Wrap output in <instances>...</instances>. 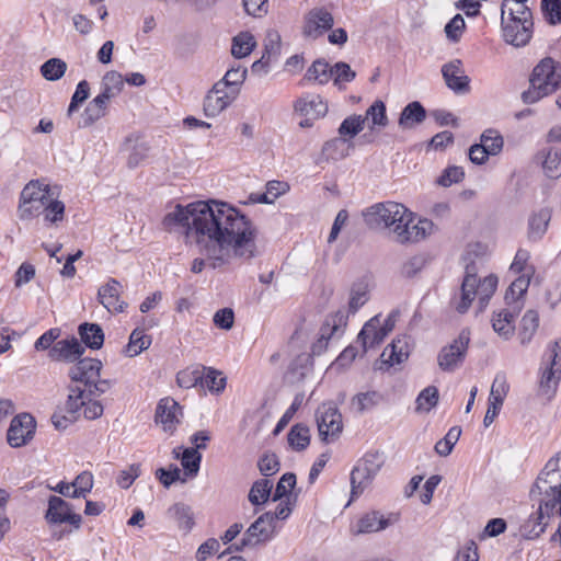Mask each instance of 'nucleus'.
Segmentation results:
<instances>
[{
    "mask_svg": "<svg viewBox=\"0 0 561 561\" xmlns=\"http://www.w3.org/2000/svg\"><path fill=\"white\" fill-rule=\"evenodd\" d=\"M434 224L430 219H419V221L414 225V234L411 236L410 232H408L404 229H401L399 233V243H407V242H416L421 239H424L426 236L431 234L433 230Z\"/></svg>",
    "mask_w": 561,
    "mask_h": 561,
    "instance_id": "48",
    "label": "nucleus"
},
{
    "mask_svg": "<svg viewBox=\"0 0 561 561\" xmlns=\"http://www.w3.org/2000/svg\"><path fill=\"white\" fill-rule=\"evenodd\" d=\"M183 416V408L171 397L160 399L154 413V422L161 424L163 431L173 434Z\"/></svg>",
    "mask_w": 561,
    "mask_h": 561,
    "instance_id": "12",
    "label": "nucleus"
},
{
    "mask_svg": "<svg viewBox=\"0 0 561 561\" xmlns=\"http://www.w3.org/2000/svg\"><path fill=\"white\" fill-rule=\"evenodd\" d=\"M316 421L321 440L325 444L336 440L342 431V414L332 403H322L316 411Z\"/></svg>",
    "mask_w": 561,
    "mask_h": 561,
    "instance_id": "6",
    "label": "nucleus"
},
{
    "mask_svg": "<svg viewBox=\"0 0 561 561\" xmlns=\"http://www.w3.org/2000/svg\"><path fill=\"white\" fill-rule=\"evenodd\" d=\"M526 2L527 0H503L501 18L523 20L528 25H534L533 12Z\"/></svg>",
    "mask_w": 561,
    "mask_h": 561,
    "instance_id": "26",
    "label": "nucleus"
},
{
    "mask_svg": "<svg viewBox=\"0 0 561 561\" xmlns=\"http://www.w3.org/2000/svg\"><path fill=\"white\" fill-rule=\"evenodd\" d=\"M352 149H354V142L340 136L323 144L322 156L325 160L339 161L346 158Z\"/></svg>",
    "mask_w": 561,
    "mask_h": 561,
    "instance_id": "29",
    "label": "nucleus"
},
{
    "mask_svg": "<svg viewBox=\"0 0 561 561\" xmlns=\"http://www.w3.org/2000/svg\"><path fill=\"white\" fill-rule=\"evenodd\" d=\"M67 64L60 58H50L41 66V75L48 81H57L65 76Z\"/></svg>",
    "mask_w": 561,
    "mask_h": 561,
    "instance_id": "50",
    "label": "nucleus"
},
{
    "mask_svg": "<svg viewBox=\"0 0 561 561\" xmlns=\"http://www.w3.org/2000/svg\"><path fill=\"white\" fill-rule=\"evenodd\" d=\"M256 42L249 32H241L232 38L231 54L233 57L241 59L249 56L255 48Z\"/></svg>",
    "mask_w": 561,
    "mask_h": 561,
    "instance_id": "40",
    "label": "nucleus"
},
{
    "mask_svg": "<svg viewBox=\"0 0 561 561\" xmlns=\"http://www.w3.org/2000/svg\"><path fill=\"white\" fill-rule=\"evenodd\" d=\"M478 286L477 266L473 262L466 265L465 276L461 283L460 297L454 300L455 309L459 313H466L470 308Z\"/></svg>",
    "mask_w": 561,
    "mask_h": 561,
    "instance_id": "14",
    "label": "nucleus"
},
{
    "mask_svg": "<svg viewBox=\"0 0 561 561\" xmlns=\"http://www.w3.org/2000/svg\"><path fill=\"white\" fill-rule=\"evenodd\" d=\"M176 382L181 388L190 389L199 387L202 382V366L180 370L176 375Z\"/></svg>",
    "mask_w": 561,
    "mask_h": 561,
    "instance_id": "55",
    "label": "nucleus"
},
{
    "mask_svg": "<svg viewBox=\"0 0 561 561\" xmlns=\"http://www.w3.org/2000/svg\"><path fill=\"white\" fill-rule=\"evenodd\" d=\"M248 70L245 68L237 67L229 69L222 80L229 85L230 95L237 96L240 91L241 84L244 82L247 78Z\"/></svg>",
    "mask_w": 561,
    "mask_h": 561,
    "instance_id": "59",
    "label": "nucleus"
},
{
    "mask_svg": "<svg viewBox=\"0 0 561 561\" xmlns=\"http://www.w3.org/2000/svg\"><path fill=\"white\" fill-rule=\"evenodd\" d=\"M103 364L98 358L83 357L75 362V365L70 367L68 376L73 382H81L84 386L91 385L94 378L101 376Z\"/></svg>",
    "mask_w": 561,
    "mask_h": 561,
    "instance_id": "16",
    "label": "nucleus"
},
{
    "mask_svg": "<svg viewBox=\"0 0 561 561\" xmlns=\"http://www.w3.org/2000/svg\"><path fill=\"white\" fill-rule=\"evenodd\" d=\"M398 519L397 514H390L386 517L378 511H373L364 515L358 522L359 533H374L387 528Z\"/></svg>",
    "mask_w": 561,
    "mask_h": 561,
    "instance_id": "28",
    "label": "nucleus"
},
{
    "mask_svg": "<svg viewBox=\"0 0 561 561\" xmlns=\"http://www.w3.org/2000/svg\"><path fill=\"white\" fill-rule=\"evenodd\" d=\"M547 517L537 510L536 513L531 514L520 526V535L527 540H534L540 537L545 533L548 522H543Z\"/></svg>",
    "mask_w": 561,
    "mask_h": 561,
    "instance_id": "33",
    "label": "nucleus"
},
{
    "mask_svg": "<svg viewBox=\"0 0 561 561\" xmlns=\"http://www.w3.org/2000/svg\"><path fill=\"white\" fill-rule=\"evenodd\" d=\"M165 230L185 228L199 252L214 270L229 264L231 257H255L257 229L238 208L217 199L197 201L185 206L178 204L162 220Z\"/></svg>",
    "mask_w": 561,
    "mask_h": 561,
    "instance_id": "1",
    "label": "nucleus"
},
{
    "mask_svg": "<svg viewBox=\"0 0 561 561\" xmlns=\"http://www.w3.org/2000/svg\"><path fill=\"white\" fill-rule=\"evenodd\" d=\"M379 324V317L375 316L368 320L359 331L357 342L362 345L363 354H365L368 348L379 345L385 340L386 333L380 330Z\"/></svg>",
    "mask_w": 561,
    "mask_h": 561,
    "instance_id": "23",
    "label": "nucleus"
},
{
    "mask_svg": "<svg viewBox=\"0 0 561 561\" xmlns=\"http://www.w3.org/2000/svg\"><path fill=\"white\" fill-rule=\"evenodd\" d=\"M365 122L367 119H370L371 122V129L375 126L378 127H386L389 123L388 116H387V108L386 104L381 100H376L366 111V116H364Z\"/></svg>",
    "mask_w": 561,
    "mask_h": 561,
    "instance_id": "51",
    "label": "nucleus"
},
{
    "mask_svg": "<svg viewBox=\"0 0 561 561\" xmlns=\"http://www.w3.org/2000/svg\"><path fill=\"white\" fill-rule=\"evenodd\" d=\"M461 435V427L453 426L447 434L435 444V451L443 457L450 455Z\"/></svg>",
    "mask_w": 561,
    "mask_h": 561,
    "instance_id": "54",
    "label": "nucleus"
},
{
    "mask_svg": "<svg viewBox=\"0 0 561 561\" xmlns=\"http://www.w3.org/2000/svg\"><path fill=\"white\" fill-rule=\"evenodd\" d=\"M334 25V18L324 7L313 8L306 15L302 26L305 37L317 39Z\"/></svg>",
    "mask_w": 561,
    "mask_h": 561,
    "instance_id": "11",
    "label": "nucleus"
},
{
    "mask_svg": "<svg viewBox=\"0 0 561 561\" xmlns=\"http://www.w3.org/2000/svg\"><path fill=\"white\" fill-rule=\"evenodd\" d=\"M385 463V456L377 450L368 451L351 472V501L358 497L373 482Z\"/></svg>",
    "mask_w": 561,
    "mask_h": 561,
    "instance_id": "4",
    "label": "nucleus"
},
{
    "mask_svg": "<svg viewBox=\"0 0 561 561\" xmlns=\"http://www.w3.org/2000/svg\"><path fill=\"white\" fill-rule=\"evenodd\" d=\"M508 389L510 386L506 382L505 376L496 375L491 387L489 405L483 419V425L485 427H489L499 415Z\"/></svg>",
    "mask_w": 561,
    "mask_h": 561,
    "instance_id": "19",
    "label": "nucleus"
},
{
    "mask_svg": "<svg viewBox=\"0 0 561 561\" xmlns=\"http://www.w3.org/2000/svg\"><path fill=\"white\" fill-rule=\"evenodd\" d=\"M460 59L451 60L442 67V75L446 85L455 93H466L470 90V79L463 75Z\"/></svg>",
    "mask_w": 561,
    "mask_h": 561,
    "instance_id": "20",
    "label": "nucleus"
},
{
    "mask_svg": "<svg viewBox=\"0 0 561 561\" xmlns=\"http://www.w3.org/2000/svg\"><path fill=\"white\" fill-rule=\"evenodd\" d=\"M226 377L222 373L211 368L202 366V389H208L211 393H220L225 390Z\"/></svg>",
    "mask_w": 561,
    "mask_h": 561,
    "instance_id": "39",
    "label": "nucleus"
},
{
    "mask_svg": "<svg viewBox=\"0 0 561 561\" xmlns=\"http://www.w3.org/2000/svg\"><path fill=\"white\" fill-rule=\"evenodd\" d=\"M79 342L85 347L98 351L104 345L105 334L102 327L95 322H82L78 327Z\"/></svg>",
    "mask_w": 561,
    "mask_h": 561,
    "instance_id": "24",
    "label": "nucleus"
},
{
    "mask_svg": "<svg viewBox=\"0 0 561 561\" xmlns=\"http://www.w3.org/2000/svg\"><path fill=\"white\" fill-rule=\"evenodd\" d=\"M156 477L160 481V483L167 489H169L173 483L178 481H186V479L181 477V470L174 463H171L168 468L157 469Z\"/></svg>",
    "mask_w": 561,
    "mask_h": 561,
    "instance_id": "61",
    "label": "nucleus"
},
{
    "mask_svg": "<svg viewBox=\"0 0 561 561\" xmlns=\"http://www.w3.org/2000/svg\"><path fill=\"white\" fill-rule=\"evenodd\" d=\"M470 343L469 329H462L459 335L444 346L437 355L438 367L443 371H455L465 360Z\"/></svg>",
    "mask_w": 561,
    "mask_h": 561,
    "instance_id": "7",
    "label": "nucleus"
},
{
    "mask_svg": "<svg viewBox=\"0 0 561 561\" xmlns=\"http://www.w3.org/2000/svg\"><path fill=\"white\" fill-rule=\"evenodd\" d=\"M529 286V279L519 276L517 277L507 288L504 299L507 305L516 301L519 297H522Z\"/></svg>",
    "mask_w": 561,
    "mask_h": 561,
    "instance_id": "64",
    "label": "nucleus"
},
{
    "mask_svg": "<svg viewBox=\"0 0 561 561\" xmlns=\"http://www.w3.org/2000/svg\"><path fill=\"white\" fill-rule=\"evenodd\" d=\"M540 9L549 25L561 24V0H541Z\"/></svg>",
    "mask_w": 561,
    "mask_h": 561,
    "instance_id": "57",
    "label": "nucleus"
},
{
    "mask_svg": "<svg viewBox=\"0 0 561 561\" xmlns=\"http://www.w3.org/2000/svg\"><path fill=\"white\" fill-rule=\"evenodd\" d=\"M273 484L267 479H259L252 484L248 494L249 502L255 506L254 512H259V506H263L271 497Z\"/></svg>",
    "mask_w": 561,
    "mask_h": 561,
    "instance_id": "36",
    "label": "nucleus"
},
{
    "mask_svg": "<svg viewBox=\"0 0 561 561\" xmlns=\"http://www.w3.org/2000/svg\"><path fill=\"white\" fill-rule=\"evenodd\" d=\"M549 359L539 380V393L551 400L561 380V339H557L548 346Z\"/></svg>",
    "mask_w": 561,
    "mask_h": 561,
    "instance_id": "5",
    "label": "nucleus"
},
{
    "mask_svg": "<svg viewBox=\"0 0 561 561\" xmlns=\"http://www.w3.org/2000/svg\"><path fill=\"white\" fill-rule=\"evenodd\" d=\"M478 145L483 146V148L486 150V153L496 156L502 151L504 140L497 130L490 128L482 133L480 137V144ZM481 152H483V150H481Z\"/></svg>",
    "mask_w": 561,
    "mask_h": 561,
    "instance_id": "49",
    "label": "nucleus"
},
{
    "mask_svg": "<svg viewBox=\"0 0 561 561\" xmlns=\"http://www.w3.org/2000/svg\"><path fill=\"white\" fill-rule=\"evenodd\" d=\"M559 489H561V467L558 465V459H549L534 482L529 497L531 501H537V496L549 495V491Z\"/></svg>",
    "mask_w": 561,
    "mask_h": 561,
    "instance_id": "9",
    "label": "nucleus"
},
{
    "mask_svg": "<svg viewBox=\"0 0 561 561\" xmlns=\"http://www.w3.org/2000/svg\"><path fill=\"white\" fill-rule=\"evenodd\" d=\"M427 112L423 104L419 101L408 103L401 111L398 125L402 129H412L416 125L422 124L426 118Z\"/></svg>",
    "mask_w": 561,
    "mask_h": 561,
    "instance_id": "25",
    "label": "nucleus"
},
{
    "mask_svg": "<svg viewBox=\"0 0 561 561\" xmlns=\"http://www.w3.org/2000/svg\"><path fill=\"white\" fill-rule=\"evenodd\" d=\"M550 219L551 209L548 207L534 213L528 219V239L530 241L540 240L548 229Z\"/></svg>",
    "mask_w": 561,
    "mask_h": 561,
    "instance_id": "30",
    "label": "nucleus"
},
{
    "mask_svg": "<svg viewBox=\"0 0 561 561\" xmlns=\"http://www.w3.org/2000/svg\"><path fill=\"white\" fill-rule=\"evenodd\" d=\"M310 430L304 423L293 425L287 433L288 445L295 451H304L310 444Z\"/></svg>",
    "mask_w": 561,
    "mask_h": 561,
    "instance_id": "37",
    "label": "nucleus"
},
{
    "mask_svg": "<svg viewBox=\"0 0 561 561\" xmlns=\"http://www.w3.org/2000/svg\"><path fill=\"white\" fill-rule=\"evenodd\" d=\"M49 190H43L39 181L28 182L20 194L19 213L21 219H28L34 216L32 208H28L30 204L39 203L45 204L48 201Z\"/></svg>",
    "mask_w": 561,
    "mask_h": 561,
    "instance_id": "17",
    "label": "nucleus"
},
{
    "mask_svg": "<svg viewBox=\"0 0 561 561\" xmlns=\"http://www.w3.org/2000/svg\"><path fill=\"white\" fill-rule=\"evenodd\" d=\"M73 490L71 495L73 497H85L93 488V476L89 471H82L72 481Z\"/></svg>",
    "mask_w": 561,
    "mask_h": 561,
    "instance_id": "60",
    "label": "nucleus"
},
{
    "mask_svg": "<svg viewBox=\"0 0 561 561\" xmlns=\"http://www.w3.org/2000/svg\"><path fill=\"white\" fill-rule=\"evenodd\" d=\"M364 116L353 114L342 121L337 131L342 138H347L348 140H351L364 129Z\"/></svg>",
    "mask_w": 561,
    "mask_h": 561,
    "instance_id": "46",
    "label": "nucleus"
},
{
    "mask_svg": "<svg viewBox=\"0 0 561 561\" xmlns=\"http://www.w3.org/2000/svg\"><path fill=\"white\" fill-rule=\"evenodd\" d=\"M368 291V283L365 279H359L352 285L348 301L350 313H356L358 309L367 302Z\"/></svg>",
    "mask_w": 561,
    "mask_h": 561,
    "instance_id": "42",
    "label": "nucleus"
},
{
    "mask_svg": "<svg viewBox=\"0 0 561 561\" xmlns=\"http://www.w3.org/2000/svg\"><path fill=\"white\" fill-rule=\"evenodd\" d=\"M313 358L311 354H299L289 366V374L296 376L297 380H302L312 369Z\"/></svg>",
    "mask_w": 561,
    "mask_h": 561,
    "instance_id": "56",
    "label": "nucleus"
},
{
    "mask_svg": "<svg viewBox=\"0 0 561 561\" xmlns=\"http://www.w3.org/2000/svg\"><path fill=\"white\" fill-rule=\"evenodd\" d=\"M122 149L129 152L127 167L135 169L149 157L150 145L142 136L131 134L125 138Z\"/></svg>",
    "mask_w": 561,
    "mask_h": 561,
    "instance_id": "21",
    "label": "nucleus"
},
{
    "mask_svg": "<svg viewBox=\"0 0 561 561\" xmlns=\"http://www.w3.org/2000/svg\"><path fill=\"white\" fill-rule=\"evenodd\" d=\"M150 344V336L144 334L142 330L135 329L129 336V342L125 346L124 353L129 357H134L139 355L142 351L147 350Z\"/></svg>",
    "mask_w": 561,
    "mask_h": 561,
    "instance_id": "45",
    "label": "nucleus"
},
{
    "mask_svg": "<svg viewBox=\"0 0 561 561\" xmlns=\"http://www.w3.org/2000/svg\"><path fill=\"white\" fill-rule=\"evenodd\" d=\"M332 77L333 66L331 67L324 58H319L307 69L304 79L310 82H318L319 84H327Z\"/></svg>",
    "mask_w": 561,
    "mask_h": 561,
    "instance_id": "35",
    "label": "nucleus"
},
{
    "mask_svg": "<svg viewBox=\"0 0 561 561\" xmlns=\"http://www.w3.org/2000/svg\"><path fill=\"white\" fill-rule=\"evenodd\" d=\"M85 350L76 336L57 341L49 350L48 356L55 362L75 363Z\"/></svg>",
    "mask_w": 561,
    "mask_h": 561,
    "instance_id": "18",
    "label": "nucleus"
},
{
    "mask_svg": "<svg viewBox=\"0 0 561 561\" xmlns=\"http://www.w3.org/2000/svg\"><path fill=\"white\" fill-rule=\"evenodd\" d=\"M539 327V314L536 310H527L522 318L519 339L523 345L528 344Z\"/></svg>",
    "mask_w": 561,
    "mask_h": 561,
    "instance_id": "41",
    "label": "nucleus"
},
{
    "mask_svg": "<svg viewBox=\"0 0 561 561\" xmlns=\"http://www.w3.org/2000/svg\"><path fill=\"white\" fill-rule=\"evenodd\" d=\"M202 462V454L193 447H186L183 449L181 457V465L184 470V474L187 478H194L197 476Z\"/></svg>",
    "mask_w": 561,
    "mask_h": 561,
    "instance_id": "44",
    "label": "nucleus"
},
{
    "mask_svg": "<svg viewBox=\"0 0 561 561\" xmlns=\"http://www.w3.org/2000/svg\"><path fill=\"white\" fill-rule=\"evenodd\" d=\"M36 431V421L30 413L15 415L10 423L7 432V442L13 448L27 445L34 437Z\"/></svg>",
    "mask_w": 561,
    "mask_h": 561,
    "instance_id": "10",
    "label": "nucleus"
},
{
    "mask_svg": "<svg viewBox=\"0 0 561 561\" xmlns=\"http://www.w3.org/2000/svg\"><path fill=\"white\" fill-rule=\"evenodd\" d=\"M538 510L549 519L551 516H561V489L549 491V495L538 499Z\"/></svg>",
    "mask_w": 561,
    "mask_h": 561,
    "instance_id": "43",
    "label": "nucleus"
},
{
    "mask_svg": "<svg viewBox=\"0 0 561 561\" xmlns=\"http://www.w3.org/2000/svg\"><path fill=\"white\" fill-rule=\"evenodd\" d=\"M439 400V392L435 386H428L423 389L416 400V411H425L430 412L433 408H435Z\"/></svg>",
    "mask_w": 561,
    "mask_h": 561,
    "instance_id": "53",
    "label": "nucleus"
},
{
    "mask_svg": "<svg viewBox=\"0 0 561 561\" xmlns=\"http://www.w3.org/2000/svg\"><path fill=\"white\" fill-rule=\"evenodd\" d=\"M542 167L548 178L558 179L561 176V151L557 148L548 149L545 153Z\"/></svg>",
    "mask_w": 561,
    "mask_h": 561,
    "instance_id": "52",
    "label": "nucleus"
},
{
    "mask_svg": "<svg viewBox=\"0 0 561 561\" xmlns=\"http://www.w3.org/2000/svg\"><path fill=\"white\" fill-rule=\"evenodd\" d=\"M44 518L49 525L69 524L75 529H79L82 524V517L73 512V506L57 495L48 497Z\"/></svg>",
    "mask_w": 561,
    "mask_h": 561,
    "instance_id": "8",
    "label": "nucleus"
},
{
    "mask_svg": "<svg viewBox=\"0 0 561 561\" xmlns=\"http://www.w3.org/2000/svg\"><path fill=\"white\" fill-rule=\"evenodd\" d=\"M271 518L272 512H265L244 531V537L251 539L253 547L264 546L276 536L275 525L268 522Z\"/></svg>",
    "mask_w": 561,
    "mask_h": 561,
    "instance_id": "15",
    "label": "nucleus"
},
{
    "mask_svg": "<svg viewBox=\"0 0 561 561\" xmlns=\"http://www.w3.org/2000/svg\"><path fill=\"white\" fill-rule=\"evenodd\" d=\"M466 28V22L461 14L457 13L453 16L447 24L445 25V34L446 37L453 42L458 43L461 38V35Z\"/></svg>",
    "mask_w": 561,
    "mask_h": 561,
    "instance_id": "63",
    "label": "nucleus"
},
{
    "mask_svg": "<svg viewBox=\"0 0 561 561\" xmlns=\"http://www.w3.org/2000/svg\"><path fill=\"white\" fill-rule=\"evenodd\" d=\"M297 478L294 472H286L284 473L280 479L278 480L275 491L272 495V501L277 502L282 500H288L291 499V490L296 486Z\"/></svg>",
    "mask_w": 561,
    "mask_h": 561,
    "instance_id": "47",
    "label": "nucleus"
},
{
    "mask_svg": "<svg viewBox=\"0 0 561 561\" xmlns=\"http://www.w3.org/2000/svg\"><path fill=\"white\" fill-rule=\"evenodd\" d=\"M90 96V84L87 80H81L76 88L75 93L71 96L67 116H71L78 108L89 99Z\"/></svg>",
    "mask_w": 561,
    "mask_h": 561,
    "instance_id": "58",
    "label": "nucleus"
},
{
    "mask_svg": "<svg viewBox=\"0 0 561 561\" xmlns=\"http://www.w3.org/2000/svg\"><path fill=\"white\" fill-rule=\"evenodd\" d=\"M409 209L396 202L377 203L363 211L364 221L371 230L396 228V224L403 222Z\"/></svg>",
    "mask_w": 561,
    "mask_h": 561,
    "instance_id": "3",
    "label": "nucleus"
},
{
    "mask_svg": "<svg viewBox=\"0 0 561 561\" xmlns=\"http://www.w3.org/2000/svg\"><path fill=\"white\" fill-rule=\"evenodd\" d=\"M167 514L185 533H190L195 525L192 507L183 502H178L170 506Z\"/></svg>",
    "mask_w": 561,
    "mask_h": 561,
    "instance_id": "31",
    "label": "nucleus"
},
{
    "mask_svg": "<svg viewBox=\"0 0 561 561\" xmlns=\"http://www.w3.org/2000/svg\"><path fill=\"white\" fill-rule=\"evenodd\" d=\"M465 179V171L461 167L449 165L436 179V184L444 187H449L457 184Z\"/></svg>",
    "mask_w": 561,
    "mask_h": 561,
    "instance_id": "62",
    "label": "nucleus"
},
{
    "mask_svg": "<svg viewBox=\"0 0 561 561\" xmlns=\"http://www.w3.org/2000/svg\"><path fill=\"white\" fill-rule=\"evenodd\" d=\"M409 357L407 339L398 337L393 340L382 352L381 358L389 367L401 364Z\"/></svg>",
    "mask_w": 561,
    "mask_h": 561,
    "instance_id": "32",
    "label": "nucleus"
},
{
    "mask_svg": "<svg viewBox=\"0 0 561 561\" xmlns=\"http://www.w3.org/2000/svg\"><path fill=\"white\" fill-rule=\"evenodd\" d=\"M295 110L313 119L323 117L328 112V104L319 94L308 95L296 101Z\"/></svg>",
    "mask_w": 561,
    "mask_h": 561,
    "instance_id": "27",
    "label": "nucleus"
},
{
    "mask_svg": "<svg viewBox=\"0 0 561 561\" xmlns=\"http://www.w3.org/2000/svg\"><path fill=\"white\" fill-rule=\"evenodd\" d=\"M234 100V95H230L229 93H225L224 95H215L207 92L204 98L203 111L207 117H215L220 112H222L230 103Z\"/></svg>",
    "mask_w": 561,
    "mask_h": 561,
    "instance_id": "38",
    "label": "nucleus"
},
{
    "mask_svg": "<svg viewBox=\"0 0 561 561\" xmlns=\"http://www.w3.org/2000/svg\"><path fill=\"white\" fill-rule=\"evenodd\" d=\"M504 41L515 47H523L529 43L534 33V25L523 20L501 18Z\"/></svg>",
    "mask_w": 561,
    "mask_h": 561,
    "instance_id": "13",
    "label": "nucleus"
},
{
    "mask_svg": "<svg viewBox=\"0 0 561 561\" xmlns=\"http://www.w3.org/2000/svg\"><path fill=\"white\" fill-rule=\"evenodd\" d=\"M122 285L115 278H110L108 282L101 286L98 290V300L110 312H123L127 307L125 301H119V291Z\"/></svg>",
    "mask_w": 561,
    "mask_h": 561,
    "instance_id": "22",
    "label": "nucleus"
},
{
    "mask_svg": "<svg viewBox=\"0 0 561 561\" xmlns=\"http://www.w3.org/2000/svg\"><path fill=\"white\" fill-rule=\"evenodd\" d=\"M529 89L522 93L525 104H533L553 93L561 85V62L551 57L541 59L529 77Z\"/></svg>",
    "mask_w": 561,
    "mask_h": 561,
    "instance_id": "2",
    "label": "nucleus"
},
{
    "mask_svg": "<svg viewBox=\"0 0 561 561\" xmlns=\"http://www.w3.org/2000/svg\"><path fill=\"white\" fill-rule=\"evenodd\" d=\"M383 401V394L376 390L359 392L351 399V407L359 414L371 411Z\"/></svg>",
    "mask_w": 561,
    "mask_h": 561,
    "instance_id": "34",
    "label": "nucleus"
}]
</instances>
